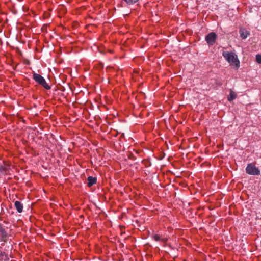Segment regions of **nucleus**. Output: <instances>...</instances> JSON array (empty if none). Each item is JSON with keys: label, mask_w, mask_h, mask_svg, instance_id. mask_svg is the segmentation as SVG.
I'll list each match as a JSON object with an SVG mask.
<instances>
[{"label": "nucleus", "mask_w": 261, "mask_h": 261, "mask_svg": "<svg viewBox=\"0 0 261 261\" xmlns=\"http://www.w3.org/2000/svg\"><path fill=\"white\" fill-rule=\"evenodd\" d=\"M222 56L229 63L231 66H234L236 69H238L240 67V61L238 56L233 52H228L223 51Z\"/></svg>", "instance_id": "obj_1"}, {"label": "nucleus", "mask_w": 261, "mask_h": 261, "mask_svg": "<svg viewBox=\"0 0 261 261\" xmlns=\"http://www.w3.org/2000/svg\"><path fill=\"white\" fill-rule=\"evenodd\" d=\"M33 79L36 83L43 87L45 89L49 90L51 88L50 86L46 83L45 79L41 75L34 72Z\"/></svg>", "instance_id": "obj_2"}, {"label": "nucleus", "mask_w": 261, "mask_h": 261, "mask_svg": "<svg viewBox=\"0 0 261 261\" xmlns=\"http://www.w3.org/2000/svg\"><path fill=\"white\" fill-rule=\"evenodd\" d=\"M246 172L250 175H258L260 174L259 169L253 164H249L246 168Z\"/></svg>", "instance_id": "obj_3"}, {"label": "nucleus", "mask_w": 261, "mask_h": 261, "mask_svg": "<svg viewBox=\"0 0 261 261\" xmlns=\"http://www.w3.org/2000/svg\"><path fill=\"white\" fill-rule=\"evenodd\" d=\"M217 37V35L215 33L211 32L205 36V40L209 46H212L215 43Z\"/></svg>", "instance_id": "obj_4"}, {"label": "nucleus", "mask_w": 261, "mask_h": 261, "mask_svg": "<svg viewBox=\"0 0 261 261\" xmlns=\"http://www.w3.org/2000/svg\"><path fill=\"white\" fill-rule=\"evenodd\" d=\"M240 37L242 39H245L250 35V32L245 29L241 28L239 30Z\"/></svg>", "instance_id": "obj_5"}, {"label": "nucleus", "mask_w": 261, "mask_h": 261, "mask_svg": "<svg viewBox=\"0 0 261 261\" xmlns=\"http://www.w3.org/2000/svg\"><path fill=\"white\" fill-rule=\"evenodd\" d=\"M97 181V178L96 177L89 176L87 178V186L89 187L92 186L94 184H96Z\"/></svg>", "instance_id": "obj_6"}, {"label": "nucleus", "mask_w": 261, "mask_h": 261, "mask_svg": "<svg viewBox=\"0 0 261 261\" xmlns=\"http://www.w3.org/2000/svg\"><path fill=\"white\" fill-rule=\"evenodd\" d=\"M15 206L18 213H21L23 211V204L19 201H16L14 203Z\"/></svg>", "instance_id": "obj_7"}, {"label": "nucleus", "mask_w": 261, "mask_h": 261, "mask_svg": "<svg viewBox=\"0 0 261 261\" xmlns=\"http://www.w3.org/2000/svg\"><path fill=\"white\" fill-rule=\"evenodd\" d=\"M237 97V95L232 90H230V94L228 96V100L229 101H231L236 99Z\"/></svg>", "instance_id": "obj_8"}, {"label": "nucleus", "mask_w": 261, "mask_h": 261, "mask_svg": "<svg viewBox=\"0 0 261 261\" xmlns=\"http://www.w3.org/2000/svg\"><path fill=\"white\" fill-rule=\"evenodd\" d=\"M122 2H124L128 5H134L139 2V0H121Z\"/></svg>", "instance_id": "obj_9"}, {"label": "nucleus", "mask_w": 261, "mask_h": 261, "mask_svg": "<svg viewBox=\"0 0 261 261\" xmlns=\"http://www.w3.org/2000/svg\"><path fill=\"white\" fill-rule=\"evenodd\" d=\"M256 60L257 62H258L259 64H261V55H257L256 56Z\"/></svg>", "instance_id": "obj_10"}, {"label": "nucleus", "mask_w": 261, "mask_h": 261, "mask_svg": "<svg viewBox=\"0 0 261 261\" xmlns=\"http://www.w3.org/2000/svg\"><path fill=\"white\" fill-rule=\"evenodd\" d=\"M153 239L156 241H159L161 240L160 236L158 234H154L153 236Z\"/></svg>", "instance_id": "obj_11"}, {"label": "nucleus", "mask_w": 261, "mask_h": 261, "mask_svg": "<svg viewBox=\"0 0 261 261\" xmlns=\"http://www.w3.org/2000/svg\"><path fill=\"white\" fill-rule=\"evenodd\" d=\"M6 168L2 165H0V172L5 171Z\"/></svg>", "instance_id": "obj_12"}, {"label": "nucleus", "mask_w": 261, "mask_h": 261, "mask_svg": "<svg viewBox=\"0 0 261 261\" xmlns=\"http://www.w3.org/2000/svg\"><path fill=\"white\" fill-rule=\"evenodd\" d=\"M151 165V163L148 162V163L145 165L146 167H149Z\"/></svg>", "instance_id": "obj_13"}]
</instances>
